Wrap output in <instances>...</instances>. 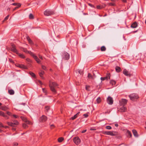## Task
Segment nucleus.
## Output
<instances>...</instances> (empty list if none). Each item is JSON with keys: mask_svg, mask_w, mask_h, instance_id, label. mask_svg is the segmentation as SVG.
Here are the masks:
<instances>
[{"mask_svg": "<svg viewBox=\"0 0 146 146\" xmlns=\"http://www.w3.org/2000/svg\"><path fill=\"white\" fill-rule=\"evenodd\" d=\"M22 50L24 52H26L29 53L36 60V61L37 62L39 63H40V61L39 59H38L37 57L35 56L33 53L32 52H31L30 51H28L27 49L24 48H23L22 49Z\"/></svg>", "mask_w": 146, "mask_h": 146, "instance_id": "obj_1", "label": "nucleus"}, {"mask_svg": "<svg viewBox=\"0 0 146 146\" xmlns=\"http://www.w3.org/2000/svg\"><path fill=\"white\" fill-rule=\"evenodd\" d=\"M58 86V84L55 82H51L49 84V87L51 91L54 93H56L55 87Z\"/></svg>", "mask_w": 146, "mask_h": 146, "instance_id": "obj_2", "label": "nucleus"}, {"mask_svg": "<svg viewBox=\"0 0 146 146\" xmlns=\"http://www.w3.org/2000/svg\"><path fill=\"white\" fill-rule=\"evenodd\" d=\"M44 14L45 15L49 16L54 14V13L52 11L49 9H46L44 12Z\"/></svg>", "mask_w": 146, "mask_h": 146, "instance_id": "obj_3", "label": "nucleus"}, {"mask_svg": "<svg viewBox=\"0 0 146 146\" xmlns=\"http://www.w3.org/2000/svg\"><path fill=\"white\" fill-rule=\"evenodd\" d=\"M129 97L131 100L135 101V100L139 98L138 96L135 94H132L129 96Z\"/></svg>", "mask_w": 146, "mask_h": 146, "instance_id": "obj_4", "label": "nucleus"}, {"mask_svg": "<svg viewBox=\"0 0 146 146\" xmlns=\"http://www.w3.org/2000/svg\"><path fill=\"white\" fill-rule=\"evenodd\" d=\"M7 123L8 125L11 127H14V125H17L19 124V122L16 120H14L13 122H7Z\"/></svg>", "mask_w": 146, "mask_h": 146, "instance_id": "obj_5", "label": "nucleus"}, {"mask_svg": "<svg viewBox=\"0 0 146 146\" xmlns=\"http://www.w3.org/2000/svg\"><path fill=\"white\" fill-rule=\"evenodd\" d=\"M21 118L27 124L31 125H32V123L31 122L28 120L25 117L23 116H21Z\"/></svg>", "mask_w": 146, "mask_h": 146, "instance_id": "obj_6", "label": "nucleus"}, {"mask_svg": "<svg viewBox=\"0 0 146 146\" xmlns=\"http://www.w3.org/2000/svg\"><path fill=\"white\" fill-rule=\"evenodd\" d=\"M104 134L108 135H110L111 136H114L117 134V133L115 132H111L110 131H104L103 132Z\"/></svg>", "mask_w": 146, "mask_h": 146, "instance_id": "obj_7", "label": "nucleus"}, {"mask_svg": "<svg viewBox=\"0 0 146 146\" xmlns=\"http://www.w3.org/2000/svg\"><path fill=\"white\" fill-rule=\"evenodd\" d=\"M74 142L77 145H78L80 142V139L78 137H75L74 138Z\"/></svg>", "mask_w": 146, "mask_h": 146, "instance_id": "obj_8", "label": "nucleus"}, {"mask_svg": "<svg viewBox=\"0 0 146 146\" xmlns=\"http://www.w3.org/2000/svg\"><path fill=\"white\" fill-rule=\"evenodd\" d=\"M70 58L69 54L66 52H65L64 53L63 56V58L66 60H68Z\"/></svg>", "mask_w": 146, "mask_h": 146, "instance_id": "obj_9", "label": "nucleus"}, {"mask_svg": "<svg viewBox=\"0 0 146 146\" xmlns=\"http://www.w3.org/2000/svg\"><path fill=\"white\" fill-rule=\"evenodd\" d=\"M127 100L125 99H122L119 102L121 105L124 106L126 105L127 102Z\"/></svg>", "mask_w": 146, "mask_h": 146, "instance_id": "obj_10", "label": "nucleus"}, {"mask_svg": "<svg viewBox=\"0 0 146 146\" xmlns=\"http://www.w3.org/2000/svg\"><path fill=\"white\" fill-rule=\"evenodd\" d=\"M123 73L125 76L130 77L131 74H130V72L127 71L126 69H124L123 72Z\"/></svg>", "mask_w": 146, "mask_h": 146, "instance_id": "obj_11", "label": "nucleus"}, {"mask_svg": "<svg viewBox=\"0 0 146 146\" xmlns=\"http://www.w3.org/2000/svg\"><path fill=\"white\" fill-rule=\"evenodd\" d=\"M107 103L111 105L113 102V100L112 98L108 97L107 99Z\"/></svg>", "mask_w": 146, "mask_h": 146, "instance_id": "obj_12", "label": "nucleus"}, {"mask_svg": "<svg viewBox=\"0 0 146 146\" xmlns=\"http://www.w3.org/2000/svg\"><path fill=\"white\" fill-rule=\"evenodd\" d=\"M11 46L12 47V48H11V50L12 51L16 53V54H17L18 52L15 46L13 44H12Z\"/></svg>", "mask_w": 146, "mask_h": 146, "instance_id": "obj_13", "label": "nucleus"}, {"mask_svg": "<svg viewBox=\"0 0 146 146\" xmlns=\"http://www.w3.org/2000/svg\"><path fill=\"white\" fill-rule=\"evenodd\" d=\"M110 74L108 73L107 74L106 76L104 77H101V80L102 81L106 79H110Z\"/></svg>", "mask_w": 146, "mask_h": 146, "instance_id": "obj_14", "label": "nucleus"}, {"mask_svg": "<svg viewBox=\"0 0 146 146\" xmlns=\"http://www.w3.org/2000/svg\"><path fill=\"white\" fill-rule=\"evenodd\" d=\"M47 119V117L44 115H43L41 117L40 119V121L44 122Z\"/></svg>", "mask_w": 146, "mask_h": 146, "instance_id": "obj_15", "label": "nucleus"}, {"mask_svg": "<svg viewBox=\"0 0 146 146\" xmlns=\"http://www.w3.org/2000/svg\"><path fill=\"white\" fill-rule=\"evenodd\" d=\"M137 26V24L136 22H134L131 25V27L133 28H136Z\"/></svg>", "mask_w": 146, "mask_h": 146, "instance_id": "obj_16", "label": "nucleus"}, {"mask_svg": "<svg viewBox=\"0 0 146 146\" xmlns=\"http://www.w3.org/2000/svg\"><path fill=\"white\" fill-rule=\"evenodd\" d=\"M126 108L125 107H124V106H123L122 107L120 108L119 111L121 112H123L126 111Z\"/></svg>", "mask_w": 146, "mask_h": 146, "instance_id": "obj_17", "label": "nucleus"}, {"mask_svg": "<svg viewBox=\"0 0 146 146\" xmlns=\"http://www.w3.org/2000/svg\"><path fill=\"white\" fill-rule=\"evenodd\" d=\"M132 132L134 136L136 137H138V135L137 131L135 130H132Z\"/></svg>", "mask_w": 146, "mask_h": 146, "instance_id": "obj_18", "label": "nucleus"}, {"mask_svg": "<svg viewBox=\"0 0 146 146\" xmlns=\"http://www.w3.org/2000/svg\"><path fill=\"white\" fill-rule=\"evenodd\" d=\"M0 109L4 111H6L8 109V108L5 106H4L1 107Z\"/></svg>", "mask_w": 146, "mask_h": 146, "instance_id": "obj_19", "label": "nucleus"}, {"mask_svg": "<svg viewBox=\"0 0 146 146\" xmlns=\"http://www.w3.org/2000/svg\"><path fill=\"white\" fill-rule=\"evenodd\" d=\"M116 71L118 72H119L121 70V68L118 66H116L115 68Z\"/></svg>", "mask_w": 146, "mask_h": 146, "instance_id": "obj_20", "label": "nucleus"}, {"mask_svg": "<svg viewBox=\"0 0 146 146\" xmlns=\"http://www.w3.org/2000/svg\"><path fill=\"white\" fill-rule=\"evenodd\" d=\"M44 72L42 70H41L40 72H39V74L40 76L42 78H43V76L42 75L44 74Z\"/></svg>", "mask_w": 146, "mask_h": 146, "instance_id": "obj_21", "label": "nucleus"}, {"mask_svg": "<svg viewBox=\"0 0 146 146\" xmlns=\"http://www.w3.org/2000/svg\"><path fill=\"white\" fill-rule=\"evenodd\" d=\"M80 113V112H78L73 117H72L71 118V119L72 120L75 119L79 115Z\"/></svg>", "mask_w": 146, "mask_h": 146, "instance_id": "obj_22", "label": "nucleus"}, {"mask_svg": "<svg viewBox=\"0 0 146 146\" xmlns=\"http://www.w3.org/2000/svg\"><path fill=\"white\" fill-rule=\"evenodd\" d=\"M8 92L11 95H13L14 94V91L12 90H9L8 91Z\"/></svg>", "mask_w": 146, "mask_h": 146, "instance_id": "obj_23", "label": "nucleus"}, {"mask_svg": "<svg viewBox=\"0 0 146 146\" xmlns=\"http://www.w3.org/2000/svg\"><path fill=\"white\" fill-rule=\"evenodd\" d=\"M20 68H23L25 69H27V67L23 65H20Z\"/></svg>", "mask_w": 146, "mask_h": 146, "instance_id": "obj_24", "label": "nucleus"}, {"mask_svg": "<svg viewBox=\"0 0 146 146\" xmlns=\"http://www.w3.org/2000/svg\"><path fill=\"white\" fill-rule=\"evenodd\" d=\"M19 56L21 57V58H25V56L23 54H22L20 53H19L18 52V53L17 54Z\"/></svg>", "mask_w": 146, "mask_h": 146, "instance_id": "obj_25", "label": "nucleus"}, {"mask_svg": "<svg viewBox=\"0 0 146 146\" xmlns=\"http://www.w3.org/2000/svg\"><path fill=\"white\" fill-rule=\"evenodd\" d=\"M110 83L112 85H115L116 83L115 82V81L112 80H111L110 81Z\"/></svg>", "mask_w": 146, "mask_h": 146, "instance_id": "obj_26", "label": "nucleus"}, {"mask_svg": "<svg viewBox=\"0 0 146 146\" xmlns=\"http://www.w3.org/2000/svg\"><path fill=\"white\" fill-rule=\"evenodd\" d=\"M101 50L102 51H105L106 50V48L104 46H102L101 47Z\"/></svg>", "mask_w": 146, "mask_h": 146, "instance_id": "obj_27", "label": "nucleus"}, {"mask_svg": "<svg viewBox=\"0 0 146 146\" xmlns=\"http://www.w3.org/2000/svg\"><path fill=\"white\" fill-rule=\"evenodd\" d=\"M88 77L90 79H94L91 74L90 73H89L88 74Z\"/></svg>", "mask_w": 146, "mask_h": 146, "instance_id": "obj_28", "label": "nucleus"}, {"mask_svg": "<svg viewBox=\"0 0 146 146\" xmlns=\"http://www.w3.org/2000/svg\"><path fill=\"white\" fill-rule=\"evenodd\" d=\"M64 139V138L62 137H60L58 139V141L59 142H62Z\"/></svg>", "mask_w": 146, "mask_h": 146, "instance_id": "obj_29", "label": "nucleus"}, {"mask_svg": "<svg viewBox=\"0 0 146 146\" xmlns=\"http://www.w3.org/2000/svg\"><path fill=\"white\" fill-rule=\"evenodd\" d=\"M29 74L33 77H35V74L33 72H29Z\"/></svg>", "mask_w": 146, "mask_h": 146, "instance_id": "obj_30", "label": "nucleus"}, {"mask_svg": "<svg viewBox=\"0 0 146 146\" xmlns=\"http://www.w3.org/2000/svg\"><path fill=\"white\" fill-rule=\"evenodd\" d=\"M96 101L98 103H100L101 101V100L100 97L98 98L96 100Z\"/></svg>", "mask_w": 146, "mask_h": 146, "instance_id": "obj_31", "label": "nucleus"}, {"mask_svg": "<svg viewBox=\"0 0 146 146\" xmlns=\"http://www.w3.org/2000/svg\"><path fill=\"white\" fill-rule=\"evenodd\" d=\"M29 18L30 19H32L34 18V16L33 14H30L29 15Z\"/></svg>", "mask_w": 146, "mask_h": 146, "instance_id": "obj_32", "label": "nucleus"}, {"mask_svg": "<svg viewBox=\"0 0 146 146\" xmlns=\"http://www.w3.org/2000/svg\"><path fill=\"white\" fill-rule=\"evenodd\" d=\"M22 126L24 128H25L28 127V125L27 124L24 123L23 124Z\"/></svg>", "mask_w": 146, "mask_h": 146, "instance_id": "obj_33", "label": "nucleus"}, {"mask_svg": "<svg viewBox=\"0 0 146 146\" xmlns=\"http://www.w3.org/2000/svg\"><path fill=\"white\" fill-rule=\"evenodd\" d=\"M0 115L3 116V117H5V115L4 113L3 112L0 111Z\"/></svg>", "mask_w": 146, "mask_h": 146, "instance_id": "obj_34", "label": "nucleus"}, {"mask_svg": "<svg viewBox=\"0 0 146 146\" xmlns=\"http://www.w3.org/2000/svg\"><path fill=\"white\" fill-rule=\"evenodd\" d=\"M108 5H111V6H115V4L114 3H108Z\"/></svg>", "mask_w": 146, "mask_h": 146, "instance_id": "obj_35", "label": "nucleus"}, {"mask_svg": "<svg viewBox=\"0 0 146 146\" xmlns=\"http://www.w3.org/2000/svg\"><path fill=\"white\" fill-rule=\"evenodd\" d=\"M45 110L46 111H48V110L49 109V107L48 106H46L45 108Z\"/></svg>", "mask_w": 146, "mask_h": 146, "instance_id": "obj_36", "label": "nucleus"}, {"mask_svg": "<svg viewBox=\"0 0 146 146\" xmlns=\"http://www.w3.org/2000/svg\"><path fill=\"white\" fill-rule=\"evenodd\" d=\"M127 133L128 135L130 136V137H131L132 135L130 132L129 131L127 130Z\"/></svg>", "mask_w": 146, "mask_h": 146, "instance_id": "obj_37", "label": "nucleus"}, {"mask_svg": "<svg viewBox=\"0 0 146 146\" xmlns=\"http://www.w3.org/2000/svg\"><path fill=\"white\" fill-rule=\"evenodd\" d=\"M106 128L108 129H111V127L110 126H107L106 127Z\"/></svg>", "mask_w": 146, "mask_h": 146, "instance_id": "obj_38", "label": "nucleus"}, {"mask_svg": "<svg viewBox=\"0 0 146 146\" xmlns=\"http://www.w3.org/2000/svg\"><path fill=\"white\" fill-rule=\"evenodd\" d=\"M9 15H7L4 19V20H3V22L4 21H6L8 19L9 17Z\"/></svg>", "mask_w": 146, "mask_h": 146, "instance_id": "obj_39", "label": "nucleus"}, {"mask_svg": "<svg viewBox=\"0 0 146 146\" xmlns=\"http://www.w3.org/2000/svg\"><path fill=\"white\" fill-rule=\"evenodd\" d=\"M88 113H87L84 114L83 115V116H84L85 117H87L88 116Z\"/></svg>", "mask_w": 146, "mask_h": 146, "instance_id": "obj_40", "label": "nucleus"}, {"mask_svg": "<svg viewBox=\"0 0 146 146\" xmlns=\"http://www.w3.org/2000/svg\"><path fill=\"white\" fill-rule=\"evenodd\" d=\"M42 90L43 92L46 94V91L45 89L43 88L42 89Z\"/></svg>", "mask_w": 146, "mask_h": 146, "instance_id": "obj_41", "label": "nucleus"}, {"mask_svg": "<svg viewBox=\"0 0 146 146\" xmlns=\"http://www.w3.org/2000/svg\"><path fill=\"white\" fill-rule=\"evenodd\" d=\"M78 72H79V73L80 74H83V71L82 70H78Z\"/></svg>", "mask_w": 146, "mask_h": 146, "instance_id": "obj_42", "label": "nucleus"}, {"mask_svg": "<svg viewBox=\"0 0 146 146\" xmlns=\"http://www.w3.org/2000/svg\"><path fill=\"white\" fill-rule=\"evenodd\" d=\"M89 88H90V86H86V90H87L88 91H89Z\"/></svg>", "mask_w": 146, "mask_h": 146, "instance_id": "obj_43", "label": "nucleus"}, {"mask_svg": "<svg viewBox=\"0 0 146 146\" xmlns=\"http://www.w3.org/2000/svg\"><path fill=\"white\" fill-rule=\"evenodd\" d=\"M7 113L9 115L12 116V115L11 113H10L9 112L7 111Z\"/></svg>", "mask_w": 146, "mask_h": 146, "instance_id": "obj_44", "label": "nucleus"}, {"mask_svg": "<svg viewBox=\"0 0 146 146\" xmlns=\"http://www.w3.org/2000/svg\"><path fill=\"white\" fill-rule=\"evenodd\" d=\"M42 67L43 69L44 70H46V67L45 66H43V65H42Z\"/></svg>", "mask_w": 146, "mask_h": 146, "instance_id": "obj_45", "label": "nucleus"}, {"mask_svg": "<svg viewBox=\"0 0 146 146\" xmlns=\"http://www.w3.org/2000/svg\"><path fill=\"white\" fill-rule=\"evenodd\" d=\"M18 144L16 142L14 143H13V145L14 146H17L18 145Z\"/></svg>", "mask_w": 146, "mask_h": 146, "instance_id": "obj_46", "label": "nucleus"}, {"mask_svg": "<svg viewBox=\"0 0 146 146\" xmlns=\"http://www.w3.org/2000/svg\"><path fill=\"white\" fill-rule=\"evenodd\" d=\"M14 118H16L18 117L16 115H12Z\"/></svg>", "mask_w": 146, "mask_h": 146, "instance_id": "obj_47", "label": "nucleus"}, {"mask_svg": "<svg viewBox=\"0 0 146 146\" xmlns=\"http://www.w3.org/2000/svg\"><path fill=\"white\" fill-rule=\"evenodd\" d=\"M50 126V128L51 129H52L54 127V125H51Z\"/></svg>", "mask_w": 146, "mask_h": 146, "instance_id": "obj_48", "label": "nucleus"}, {"mask_svg": "<svg viewBox=\"0 0 146 146\" xmlns=\"http://www.w3.org/2000/svg\"><path fill=\"white\" fill-rule=\"evenodd\" d=\"M9 60L10 62H12V63H13V62L12 59L9 58Z\"/></svg>", "mask_w": 146, "mask_h": 146, "instance_id": "obj_49", "label": "nucleus"}, {"mask_svg": "<svg viewBox=\"0 0 146 146\" xmlns=\"http://www.w3.org/2000/svg\"><path fill=\"white\" fill-rule=\"evenodd\" d=\"M17 7H20L21 6V5L20 3H18V4L17 3Z\"/></svg>", "mask_w": 146, "mask_h": 146, "instance_id": "obj_50", "label": "nucleus"}, {"mask_svg": "<svg viewBox=\"0 0 146 146\" xmlns=\"http://www.w3.org/2000/svg\"><path fill=\"white\" fill-rule=\"evenodd\" d=\"M97 8L98 9H101V7L99 6H97Z\"/></svg>", "mask_w": 146, "mask_h": 146, "instance_id": "obj_51", "label": "nucleus"}, {"mask_svg": "<svg viewBox=\"0 0 146 146\" xmlns=\"http://www.w3.org/2000/svg\"><path fill=\"white\" fill-rule=\"evenodd\" d=\"M3 127L4 126L3 125L2 123H0V127Z\"/></svg>", "mask_w": 146, "mask_h": 146, "instance_id": "obj_52", "label": "nucleus"}, {"mask_svg": "<svg viewBox=\"0 0 146 146\" xmlns=\"http://www.w3.org/2000/svg\"><path fill=\"white\" fill-rule=\"evenodd\" d=\"M39 58L40 59H42V60L43 58H42V56H41L39 55Z\"/></svg>", "mask_w": 146, "mask_h": 146, "instance_id": "obj_53", "label": "nucleus"}, {"mask_svg": "<svg viewBox=\"0 0 146 146\" xmlns=\"http://www.w3.org/2000/svg\"><path fill=\"white\" fill-rule=\"evenodd\" d=\"M27 40H28V41H29L30 40H31L29 36H27Z\"/></svg>", "mask_w": 146, "mask_h": 146, "instance_id": "obj_54", "label": "nucleus"}, {"mask_svg": "<svg viewBox=\"0 0 146 146\" xmlns=\"http://www.w3.org/2000/svg\"><path fill=\"white\" fill-rule=\"evenodd\" d=\"M86 131V129L84 130L82 132V133H84Z\"/></svg>", "mask_w": 146, "mask_h": 146, "instance_id": "obj_55", "label": "nucleus"}, {"mask_svg": "<svg viewBox=\"0 0 146 146\" xmlns=\"http://www.w3.org/2000/svg\"><path fill=\"white\" fill-rule=\"evenodd\" d=\"M16 66H17L20 67V64H17L16 65Z\"/></svg>", "mask_w": 146, "mask_h": 146, "instance_id": "obj_56", "label": "nucleus"}, {"mask_svg": "<svg viewBox=\"0 0 146 146\" xmlns=\"http://www.w3.org/2000/svg\"><path fill=\"white\" fill-rule=\"evenodd\" d=\"M28 41H29V43H30V44H32V40H30Z\"/></svg>", "mask_w": 146, "mask_h": 146, "instance_id": "obj_57", "label": "nucleus"}, {"mask_svg": "<svg viewBox=\"0 0 146 146\" xmlns=\"http://www.w3.org/2000/svg\"><path fill=\"white\" fill-rule=\"evenodd\" d=\"M28 41H29V43H30V44H32V40H30Z\"/></svg>", "mask_w": 146, "mask_h": 146, "instance_id": "obj_58", "label": "nucleus"}, {"mask_svg": "<svg viewBox=\"0 0 146 146\" xmlns=\"http://www.w3.org/2000/svg\"><path fill=\"white\" fill-rule=\"evenodd\" d=\"M12 5H17V3H13V4H12Z\"/></svg>", "mask_w": 146, "mask_h": 146, "instance_id": "obj_59", "label": "nucleus"}, {"mask_svg": "<svg viewBox=\"0 0 146 146\" xmlns=\"http://www.w3.org/2000/svg\"><path fill=\"white\" fill-rule=\"evenodd\" d=\"M38 82H39V83L41 85H42V82H41V81H40V80H39L38 81Z\"/></svg>", "mask_w": 146, "mask_h": 146, "instance_id": "obj_60", "label": "nucleus"}, {"mask_svg": "<svg viewBox=\"0 0 146 146\" xmlns=\"http://www.w3.org/2000/svg\"><path fill=\"white\" fill-rule=\"evenodd\" d=\"M115 126H116V127H118V124H116V123L115 124Z\"/></svg>", "mask_w": 146, "mask_h": 146, "instance_id": "obj_61", "label": "nucleus"}, {"mask_svg": "<svg viewBox=\"0 0 146 146\" xmlns=\"http://www.w3.org/2000/svg\"><path fill=\"white\" fill-rule=\"evenodd\" d=\"M88 4H89V6H90L91 7H92V4H90V3H89Z\"/></svg>", "mask_w": 146, "mask_h": 146, "instance_id": "obj_62", "label": "nucleus"}, {"mask_svg": "<svg viewBox=\"0 0 146 146\" xmlns=\"http://www.w3.org/2000/svg\"><path fill=\"white\" fill-rule=\"evenodd\" d=\"M3 127H5V128H8V127L7 126H4Z\"/></svg>", "mask_w": 146, "mask_h": 146, "instance_id": "obj_63", "label": "nucleus"}, {"mask_svg": "<svg viewBox=\"0 0 146 146\" xmlns=\"http://www.w3.org/2000/svg\"><path fill=\"white\" fill-rule=\"evenodd\" d=\"M17 8H18V7H16L14 9H13V10L14 11V10H15Z\"/></svg>", "mask_w": 146, "mask_h": 146, "instance_id": "obj_64", "label": "nucleus"}]
</instances>
